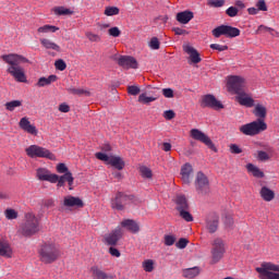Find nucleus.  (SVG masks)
Instances as JSON below:
<instances>
[{"mask_svg": "<svg viewBox=\"0 0 279 279\" xmlns=\"http://www.w3.org/2000/svg\"><path fill=\"white\" fill-rule=\"evenodd\" d=\"M210 49H214L216 51H228V46L219 45V44H211Z\"/></svg>", "mask_w": 279, "mask_h": 279, "instance_id": "57", "label": "nucleus"}, {"mask_svg": "<svg viewBox=\"0 0 279 279\" xmlns=\"http://www.w3.org/2000/svg\"><path fill=\"white\" fill-rule=\"evenodd\" d=\"M118 64L123 69H138V62L134 57L122 56L119 58Z\"/></svg>", "mask_w": 279, "mask_h": 279, "instance_id": "18", "label": "nucleus"}, {"mask_svg": "<svg viewBox=\"0 0 279 279\" xmlns=\"http://www.w3.org/2000/svg\"><path fill=\"white\" fill-rule=\"evenodd\" d=\"M0 256H4V258L12 257V247H10V243L8 241H0Z\"/></svg>", "mask_w": 279, "mask_h": 279, "instance_id": "28", "label": "nucleus"}, {"mask_svg": "<svg viewBox=\"0 0 279 279\" xmlns=\"http://www.w3.org/2000/svg\"><path fill=\"white\" fill-rule=\"evenodd\" d=\"M65 182H68L69 184V189L70 191H73V182H74V178H73V173L71 172H66L63 175H58V180H57V186L60 189L62 186H64Z\"/></svg>", "mask_w": 279, "mask_h": 279, "instance_id": "22", "label": "nucleus"}, {"mask_svg": "<svg viewBox=\"0 0 279 279\" xmlns=\"http://www.w3.org/2000/svg\"><path fill=\"white\" fill-rule=\"evenodd\" d=\"M246 169L247 171H250V173H253L254 178H265V172L259 170V168L254 166L253 163L246 165Z\"/></svg>", "mask_w": 279, "mask_h": 279, "instance_id": "33", "label": "nucleus"}, {"mask_svg": "<svg viewBox=\"0 0 279 279\" xmlns=\"http://www.w3.org/2000/svg\"><path fill=\"white\" fill-rule=\"evenodd\" d=\"M134 201V195H128L123 192H118L116 197L111 199V208L113 210H125V206Z\"/></svg>", "mask_w": 279, "mask_h": 279, "instance_id": "8", "label": "nucleus"}, {"mask_svg": "<svg viewBox=\"0 0 279 279\" xmlns=\"http://www.w3.org/2000/svg\"><path fill=\"white\" fill-rule=\"evenodd\" d=\"M144 271H147L148 274L154 271V260L147 259L143 263Z\"/></svg>", "mask_w": 279, "mask_h": 279, "instance_id": "46", "label": "nucleus"}, {"mask_svg": "<svg viewBox=\"0 0 279 279\" xmlns=\"http://www.w3.org/2000/svg\"><path fill=\"white\" fill-rule=\"evenodd\" d=\"M193 17H194V14L192 11H182L177 14V21L182 25H186L187 23H191V21H193Z\"/></svg>", "mask_w": 279, "mask_h": 279, "instance_id": "24", "label": "nucleus"}, {"mask_svg": "<svg viewBox=\"0 0 279 279\" xmlns=\"http://www.w3.org/2000/svg\"><path fill=\"white\" fill-rule=\"evenodd\" d=\"M149 48L153 50L160 49V40H158V37H153L148 44Z\"/></svg>", "mask_w": 279, "mask_h": 279, "instance_id": "45", "label": "nucleus"}, {"mask_svg": "<svg viewBox=\"0 0 279 279\" xmlns=\"http://www.w3.org/2000/svg\"><path fill=\"white\" fill-rule=\"evenodd\" d=\"M66 90L70 95H78V97H82V95H90L88 90L82 88L69 87Z\"/></svg>", "mask_w": 279, "mask_h": 279, "instance_id": "37", "label": "nucleus"}, {"mask_svg": "<svg viewBox=\"0 0 279 279\" xmlns=\"http://www.w3.org/2000/svg\"><path fill=\"white\" fill-rule=\"evenodd\" d=\"M86 38H88L90 43H99V40H101V37L99 35L90 32L86 33Z\"/></svg>", "mask_w": 279, "mask_h": 279, "instance_id": "51", "label": "nucleus"}, {"mask_svg": "<svg viewBox=\"0 0 279 279\" xmlns=\"http://www.w3.org/2000/svg\"><path fill=\"white\" fill-rule=\"evenodd\" d=\"M208 4L211 8H223V5H226V0H208Z\"/></svg>", "mask_w": 279, "mask_h": 279, "instance_id": "47", "label": "nucleus"}, {"mask_svg": "<svg viewBox=\"0 0 279 279\" xmlns=\"http://www.w3.org/2000/svg\"><path fill=\"white\" fill-rule=\"evenodd\" d=\"M256 8L260 12H267V3L265 2V0H258L257 3H256Z\"/></svg>", "mask_w": 279, "mask_h": 279, "instance_id": "60", "label": "nucleus"}, {"mask_svg": "<svg viewBox=\"0 0 279 279\" xmlns=\"http://www.w3.org/2000/svg\"><path fill=\"white\" fill-rule=\"evenodd\" d=\"M122 228H125L132 234H138L141 232V226L133 219H124L121 221Z\"/></svg>", "mask_w": 279, "mask_h": 279, "instance_id": "19", "label": "nucleus"}, {"mask_svg": "<svg viewBox=\"0 0 279 279\" xmlns=\"http://www.w3.org/2000/svg\"><path fill=\"white\" fill-rule=\"evenodd\" d=\"M54 66L58 71H64L66 69V63L64 62V60L59 59L54 62Z\"/></svg>", "mask_w": 279, "mask_h": 279, "instance_id": "55", "label": "nucleus"}, {"mask_svg": "<svg viewBox=\"0 0 279 279\" xmlns=\"http://www.w3.org/2000/svg\"><path fill=\"white\" fill-rule=\"evenodd\" d=\"M122 236H123V230H121L120 227H117L109 234L105 235V242L107 243V245H117V243L121 241Z\"/></svg>", "mask_w": 279, "mask_h": 279, "instance_id": "14", "label": "nucleus"}, {"mask_svg": "<svg viewBox=\"0 0 279 279\" xmlns=\"http://www.w3.org/2000/svg\"><path fill=\"white\" fill-rule=\"evenodd\" d=\"M219 228V216L217 214H213L207 218L206 229L210 234H215Z\"/></svg>", "mask_w": 279, "mask_h": 279, "instance_id": "20", "label": "nucleus"}, {"mask_svg": "<svg viewBox=\"0 0 279 279\" xmlns=\"http://www.w3.org/2000/svg\"><path fill=\"white\" fill-rule=\"evenodd\" d=\"M25 151L29 158H48V160H56V155L49 151V149L38 145H31Z\"/></svg>", "mask_w": 279, "mask_h": 279, "instance_id": "6", "label": "nucleus"}, {"mask_svg": "<svg viewBox=\"0 0 279 279\" xmlns=\"http://www.w3.org/2000/svg\"><path fill=\"white\" fill-rule=\"evenodd\" d=\"M263 32H268L269 34H274V28L267 27L265 25L258 26L257 34H263Z\"/></svg>", "mask_w": 279, "mask_h": 279, "instance_id": "63", "label": "nucleus"}, {"mask_svg": "<svg viewBox=\"0 0 279 279\" xmlns=\"http://www.w3.org/2000/svg\"><path fill=\"white\" fill-rule=\"evenodd\" d=\"M193 174V166L185 163L181 167V180L183 184H191V175Z\"/></svg>", "mask_w": 279, "mask_h": 279, "instance_id": "23", "label": "nucleus"}, {"mask_svg": "<svg viewBox=\"0 0 279 279\" xmlns=\"http://www.w3.org/2000/svg\"><path fill=\"white\" fill-rule=\"evenodd\" d=\"M201 106L202 108H213L214 110H222L223 108V104L210 94L202 97Z\"/></svg>", "mask_w": 279, "mask_h": 279, "instance_id": "12", "label": "nucleus"}, {"mask_svg": "<svg viewBox=\"0 0 279 279\" xmlns=\"http://www.w3.org/2000/svg\"><path fill=\"white\" fill-rule=\"evenodd\" d=\"M140 173L142 175V178H147L148 180H150V178H153V173H151V169H149L146 166H142L140 167Z\"/></svg>", "mask_w": 279, "mask_h": 279, "instance_id": "39", "label": "nucleus"}, {"mask_svg": "<svg viewBox=\"0 0 279 279\" xmlns=\"http://www.w3.org/2000/svg\"><path fill=\"white\" fill-rule=\"evenodd\" d=\"M177 210L180 213L181 210H189V199L185 195L179 194L175 197Z\"/></svg>", "mask_w": 279, "mask_h": 279, "instance_id": "26", "label": "nucleus"}, {"mask_svg": "<svg viewBox=\"0 0 279 279\" xmlns=\"http://www.w3.org/2000/svg\"><path fill=\"white\" fill-rule=\"evenodd\" d=\"M271 156H269L267 151L265 150L257 151V160H259L260 162H267V160H269Z\"/></svg>", "mask_w": 279, "mask_h": 279, "instance_id": "42", "label": "nucleus"}, {"mask_svg": "<svg viewBox=\"0 0 279 279\" xmlns=\"http://www.w3.org/2000/svg\"><path fill=\"white\" fill-rule=\"evenodd\" d=\"M58 29H60V28H58L53 25H44V26L39 27L37 29V32L39 34H49V32H51L52 34H56V32H58Z\"/></svg>", "mask_w": 279, "mask_h": 279, "instance_id": "36", "label": "nucleus"}, {"mask_svg": "<svg viewBox=\"0 0 279 279\" xmlns=\"http://www.w3.org/2000/svg\"><path fill=\"white\" fill-rule=\"evenodd\" d=\"M223 254H226V246L223 244V240L217 238L214 240L213 248H211V265H216L223 258Z\"/></svg>", "mask_w": 279, "mask_h": 279, "instance_id": "10", "label": "nucleus"}, {"mask_svg": "<svg viewBox=\"0 0 279 279\" xmlns=\"http://www.w3.org/2000/svg\"><path fill=\"white\" fill-rule=\"evenodd\" d=\"M108 33L109 36H112L113 38H119V36H121V29L117 26L109 28Z\"/></svg>", "mask_w": 279, "mask_h": 279, "instance_id": "52", "label": "nucleus"}, {"mask_svg": "<svg viewBox=\"0 0 279 279\" xmlns=\"http://www.w3.org/2000/svg\"><path fill=\"white\" fill-rule=\"evenodd\" d=\"M57 171H58V173H71V172L69 171V168H68L66 165H64V163H59V165L57 166Z\"/></svg>", "mask_w": 279, "mask_h": 279, "instance_id": "62", "label": "nucleus"}, {"mask_svg": "<svg viewBox=\"0 0 279 279\" xmlns=\"http://www.w3.org/2000/svg\"><path fill=\"white\" fill-rule=\"evenodd\" d=\"M190 136L194 141H199V143H204L209 149H213L214 151H217V148L215 147V144L213 143V140L208 137L204 132H202L199 129H192L190 131Z\"/></svg>", "mask_w": 279, "mask_h": 279, "instance_id": "11", "label": "nucleus"}, {"mask_svg": "<svg viewBox=\"0 0 279 279\" xmlns=\"http://www.w3.org/2000/svg\"><path fill=\"white\" fill-rule=\"evenodd\" d=\"M186 245H189V240L185 238H181L177 242L175 247H178L179 250H184L186 247Z\"/></svg>", "mask_w": 279, "mask_h": 279, "instance_id": "54", "label": "nucleus"}, {"mask_svg": "<svg viewBox=\"0 0 279 279\" xmlns=\"http://www.w3.org/2000/svg\"><path fill=\"white\" fill-rule=\"evenodd\" d=\"M229 93H234L236 96L245 92V78L241 76H229L227 82Z\"/></svg>", "mask_w": 279, "mask_h": 279, "instance_id": "9", "label": "nucleus"}, {"mask_svg": "<svg viewBox=\"0 0 279 279\" xmlns=\"http://www.w3.org/2000/svg\"><path fill=\"white\" fill-rule=\"evenodd\" d=\"M162 95L167 99H173V89H171V88H163L162 89Z\"/></svg>", "mask_w": 279, "mask_h": 279, "instance_id": "61", "label": "nucleus"}, {"mask_svg": "<svg viewBox=\"0 0 279 279\" xmlns=\"http://www.w3.org/2000/svg\"><path fill=\"white\" fill-rule=\"evenodd\" d=\"M199 276V268L198 267H193V268H186L183 269V277L184 278H195Z\"/></svg>", "mask_w": 279, "mask_h": 279, "instance_id": "34", "label": "nucleus"}, {"mask_svg": "<svg viewBox=\"0 0 279 279\" xmlns=\"http://www.w3.org/2000/svg\"><path fill=\"white\" fill-rule=\"evenodd\" d=\"M3 62L9 64L7 72L14 77L16 82L25 83L27 82V76H25V70L21 66L23 63L29 62V60L17 53L4 54L1 57Z\"/></svg>", "mask_w": 279, "mask_h": 279, "instance_id": "2", "label": "nucleus"}, {"mask_svg": "<svg viewBox=\"0 0 279 279\" xmlns=\"http://www.w3.org/2000/svg\"><path fill=\"white\" fill-rule=\"evenodd\" d=\"M180 218L184 219V221L191 222L193 221V215L189 211V209H182L179 211Z\"/></svg>", "mask_w": 279, "mask_h": 279, "instance_id": "40", "label": "nucleus"}, {"mask_svg": "<svg viewBox=\"0 0 279 279\" xmlns=\"http://www.w3.org/2000/svg\"><path fill=\"white\" fill-rule=\"evenodd\" d=\"M54 14H57V16H64L66 14H71V10L64 8V7H57L53 9Z\"/></svg>", "mask_w": 279, "mask_h": 279, "instance_id": "41", "label": "nucleus"}, {"mask_svg": "<svg viewBox=\"0 0 279 279\" xmlns=\"http://www.w3.org/2000/svg\"><path fill=\"white\" fill-rule=\"evenodd\" d=\"M259 194L264 202H271L276 197V193L267 186H263Z\"/></svg>", "mask_w": 279, "mask_h": 279, "instance_id": "30", "label": "nucleus"}, {"mask_svg": "<svg viewBox=\"0 0 279 279\" xmlns=\"http://www.w3.org/2000/svg\"><path fill=\"white\" fill-rule=\"evenodd\" d=\"M163 243L165 245H167L168 247H171V245H173L175 243V238L174 235H165L163 236Z\"/></svg>", "mask_w": 279, "mask_h": 279, "instance_id": "49", "label": "nucleus"}, {"mask_svg": "<svg viewBox=\"0 0 279 279\" xmlns=\"http://www.w3.org/2000/svg\"><path fill=\"white\" fill-rule=\"evenodd\" d=\"M235 100L238 101V104H240V106H244L245 108H254L255 105V100L254 98H252V95L245 92H242L241 94L235 96Z\"/></svg>", "mask_w": 279, "mask_h": 279, "instance_id": "16", "label": "nucleus"}, {"mask_svg": "<svg viewBox=\"0 0 279 279\" xmlns=\"http://www.w3.org/2000/svg\"><path fill=\"white\" fill-rule=\"evenodd\" d=\"M106 16H117L119 14V8L117 7H107L105 9Z\"/></svg>", "mask_w": 279, "mask_h": 279, "instance_id": "43", "label": "nucleus"}, {"mask_svg": "<svg viewBox=\"0 0 279 279\" xmlns=\"http://www.w3.org/2000/svg\"><path fill=\"white\" fill-rule=\"evenodd\" d=\"M140 104H151V101H156L155 97H149L146 94H142L138 96Z\"/></svg>", "mask_w": 279, "mask_h": 279, "instance_id": "44", "label": "nucleus"}, {"mask_svg": "<svg viewBox=\"0 0 279 279\" xmlns=\"http://www.w3.org/2000/svg\"><path fill=\"white\" fill-rule=\"evenodd\" d=\"M95 157L98 159V160H102V162H107V165L110 163V159H111V156H108L104 153H96L95 154Z\"/></svg>", "mask_w": 279, "mask_h": 279, "instance_id": "48", "label": "nucleus"}, {"mask_svg": "<svg viewBox=\"0 0 279 279\" xmlns=\"http://www.w3.org/2000/svg\"><path fill=\"white\" fill-rule=\"evenodd\" d=\"M229 149L231 154H243V149H241V147H239L236 144H231Z\"/></svg>", "mask_w": 279, "mask_h": 279, "instance_id": "59", "label": "nucleus"}, {"mask_svg": "<svg viewBox=\"0 0 279 279\" xmlns=\"http://www.w3.org/2000/svg\"><path fill=\"white\" fill-rule=\"evenodd\" d=\"M53 82H58V76L56 74H51L48 77H40L37 82V86L39 88H43L45 86H49L50 84H53Z\"/></svg>", "mask_w": 279, "mask_h": 279, "instance_id": "29", "label": "nucleus"}, {"mask_svg": "<svg viewBox=\"0 0 279 279\" xmlns=\"http://www.w3.org/2000/svg\"><path fill=\"white\" fill-rule=\"evenodd\" d=\"M37 180L41 182H50L51 184H57L58 174L51 173L47 168H38L36 170Z\"/></svg>", "mask_w": 279, "mask_h": 279, "instance_id": "13", "label": "nucleus"}, {"mask_svg": "<svg viewBox=\"0 0 279 279\" xmlns=\"http://www.w3.org/2000/svg\"><path fill=\"white\" fill-rule=\"evenodd\" d=\"M40 43L45 49H52V51H60V47L58 44L51 41V39L41 38Z\"/></svg>", "mask_w": 279, "mask_h": 279, "instance_id": "32", "label": "nucleus"}, {"mask_svg": "<svg viewBox=\"0 0 279 279\" xmlns=\"http://www.w3.org/2000/svg\"><path fill=\"white\" fill-rule=\"evenodd\" d=\"M226 14L231 19H234L239 14V9L236 7H230L226 10Z\"/></svg>", "mask_w": 279, "mask_h": 279, "instance_id": "50", "label": "nucleus"}, {"mask_svg": "<svg viewBox=\"0 0 279 279\" xmlns=\"http://www.w3.org/2000/svg\"><path fill=\"white\" fill-rule=\"evenodd\" d=\"M129 95L136 96L138 93H141V88L138 86L131 85L128 87Z\"/></svg>", "mask_w": 279, "mask_h": 279, "instance_id": "58", "label": "nucleus"}, {"mask_svg": "<svg viewBox=\"0 0 279 279\" xmlns=\"http://www.w3.org/2000/svg\"><path fill=\"white\" fill-rule=\"evenodd\" d=\"M253 114L257 119L240 128V132L245 136H256L267 130V122H265V119H267V107L260 104L256 105Z\"/></svg>", "mask_w": 279, "mask_h": 279, "instance_id": "1", "label": "nucleus"}, {"mask_svg": "<svg viewBox=\"0 0 279 279\" xmlns=\"http://www.w3.org/2000/svg\"><path fill=\"white\" fill-rule=\"evenodd\" d=\"M255 271H257V274L259 275L258 278L259 279H279V277H274L269 274L268 270H265V268L257 267L255 268Z\"/></svg>", "mask_w": 279, "mask_h": 279, "instance_id": "35", "label": "nucleus"}, {"mask_svg": "<svg viewBox=\"0 0 279 279\" xmlns=\"http://www.w3.org/2000/svg\"><path fill=\"white\" fill-rule=\"evenodd\" d=\"M90 271H92V277L94 279H114L112 275H108L104 272V270L99 269V267L97 266H93L90 268Z\"/></svg>", "mask_w": 279, "mask_h": 279, "instance_id": "27", "label": "nucleus"}, {"mask_svg": "<svg viewBox=\"0 0 279 279\" xmlns=\"http://www.w3.org/2000/svg\"><path fill=\"white\" fill-rule=\"evenodd\" d=\"M19 234L22 236H34L37 232H40V221L33 213L25 215V222L20 226Z\"/></svg>", "mask_w": 279, "mask_h": 279, "instance_id": "3", "label": "nucleus"}, {"mask_svg": "<svg viewBox=\"0 0 279 279\" xmlns=\"http://www.w3.org/2000/svg\"><path fill=\"white\" fill-rule=\"evenodd\" d=\"M109 165L114 167V169H118V171H122V169L125 167V161H123L121 157L111 156V159H109Z\"/></svg>", "mask_w": 279, "mask_h": 279, "instance_id": "31", "label": "nucleus"}, {"mask_svg": "<svg viewBox=\"0 0 279 279\" xmlns=\"http://www.w3.org/2000/svg\"><path fill=\"white\" fill-rule=\"evenodd\" d=\"M19 125L21 130H24V132H27V134H32L33 136L38 134V130L32 124V122H29V119L27 118H22Z\"/></svg>", "mask_w": 279, "mask_h": 279, "instance_id": "21", "label": "nucleus"}, {"mask_svg": "<svg viewBox=\"0 0 279 279\" xmlns=\"http://www.w3.org/2000/svg\"><path fill=\"white\" fill-rule=\"evenodd\" d=\"M63 206L65 208H84V201L77 196L68 195L63 198Z\"/></svg>", "mask_w": 279, "mask_h": 279, "instance_id": "15", "label": "nucleus"}, {"mask_svg": "<svg viewBox=\"0 0 279 279\" xmlns=\"http://www.w3.org/2000/svg\"><path fill=\"white\" fill-rule=\"evenodd\" d=\"M260 267L264 268L266 271H269V275L274 278H279V265L264 262L262 263Z\"/></svg>", "mask_w": 279, "mask_h": 279, "instance_id": "25", "label": "nucleus"}, {"mask_svg": "<svg viewBox=\"0 0 279 279\" xmlns=\"http://www.w3.org/2000/svg\"><path fill=\"white\" fill-rule=\"evenodd\" d=\"M194 186L198 195H208V193H210V181L208 180V177L202 171L196 173Z\"/></svg>", "mask_w": 279, "mask_h": 279, "instance_id": "7", "label": "nucleus"}, {"mask_svg": "<svg viewBox=\"0 0 279 279\" xmlns=\"http://www.w3.org/2000/svg\"><path fill=\"white\" fill-rule=\"evenodd\" d=\"M60 258V250L53 242H45L41 244L39 248V259L45 265H51V263H56Z\"/></svg>", "mask_w": 279, "mask_h": 279, "instance_id": "4", "label": "nucleus"}, {"mask_svg": "<svg viewBox=\"0 0 279 279\" xmlns=\"http://www.w3.org/2000/svg\"><path fill=\"white\" fill-rule=\"evenodd\" d=\"M211 34L215 38H221V36H226V38H236V36H241V29L230 25H220L214 28Z\"/></svg>", "mask_w": 279, "mask_h": 279, "instance_id": "5", "label": "nucleus"}, {"mask_svg": "<svg viewBox=\"0 0 279 279\" xmlns=\"http://www.w3.org/2000/svg\"><path fill=\"white\" fill-rule=\"evenodd\" d=\"M163 117L167 121H171V119H175V112L173 110H167L163 112Z\"/></svg>", "mask_w": 279, "mask_h": 279, "instance_id": "64", "label": "nucleus"}, {"mask_svg": "<svg viewBox=\"0 0 279 279\" xmlns=\"http://www.w3.org/2000/svg\"><path fill=\"white\" fill-rule=\"evenodd\" d=\"M183 51L187 53L192 64H199V62H202V57H199V52L193 46L183 45Z\"/></svg>", "mask_w": 279, "mask_h": 279, "instance_id": "17", "label": "nucleus"}, {"mask_svg": "<svg viewBox=\"0 0 279 279\" xmlns=\"http://www.w3.org/2000/svg\"><path fill=\"white\" fill-rule=\"evenodd\" d=\"M5 217H7V219H10V220L16 219L19 217V213H16V210H14V209H7Z\"/></svg>", "mask_w": 279, "mask_h": 279, "instance_id": "53", "label": "nucleus"}, {"mask_svg": "<svg viewBox=\"0 0 279 279\" xmlns=\"http://www.w3.org/2000/svg\"><path fill=\"white\" fill-rule=\"evenodd\" d=\"M4 106H5V109L9 110V112H14V109L21 108L23 104L21 102V100H12L7 102Z\"/></svg>", "mask_w": 279, "mask_h": 279, "instance_id": "38", "label": "nucleus"}, {"mask_svg": "<svg viewBox=\"0 0 279 279\" xmlns=\"http://www.w3.org/2000/svg\"><path fill=\"white\" fill-rule=\"evenodd\" d=\"M223 222L227 228H232V226H234V219L232 218L231 215H226Z\"/></svg>", "mask_w": 279, "mask_h": 279, "instance_id": "56", "label": "nucleus"}]
</instances>
